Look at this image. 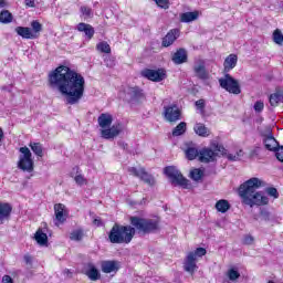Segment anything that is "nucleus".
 Returning a JSON list of instances; mask_svg holds the SVG:
<instances>
[{
  "label": "nucleus",
  "instance_id": "18",
  "mask_svg": "<svg viewBox=\"0 0 283 283\" xmlns=\"http://www.w3.org/2000/svg\"><path fill=\"white\" fill-rule=\"evenodd\" d=\"M238 65V55L235 54H230L226 57L223 62V73L229 74L233 67Z\"/></svg>",
  "mask_w": 283,
  "mask_h": 283
},
{
  "label": "nucleus",
  "instance_id": "3",
  "mask_svg": "<svg viewBox=\"0 0 283 283\" xmlns=\"http://www.w3.org/2000/svg\"><path fill=\"white\" fill-rule=\"evenodd\" d=\"M261 187H264V181L258 178H250L239 187V196L242 205L247 207H264L269 205V197L263 196L261 191H258Z\"/></svg>",
  "mask_w": 283,
  "mask_h": 283
},
{
  "label": "nucleus",
  "instance_id": "6",
  "mask_svg": "<svg viewBox=\"0 0 283 283\" xmlns=\"http://www.w3.org/2000/svg\"><path fill=\"white\" fill-rule=\"evenodd\" d=\"M218 156H227V149L220 144H212L211 148H202L199 151L200 163H213Z\"/></svg>",
  "mask_w": 283,
  "mask_h": 283
},
{
  "label": "nucleus",
  "instance_id": "20",
  "mask_svg": "<svg viewBox=\"0 0 283 283\" xmlns=\"http://www.w3.org/2000/svg\"><path fill=\"white\" fill-rule=\"evenodd\" d=\"M263 143L265 145V149H268L269 151H275L280 147V144L271 133H269V135L264 137Z\"/></svg>",
  "mask_w": 283,
  "mask_h": 283
},
{
  "label": "nucleus",
  "instance_id": "33",
  "mask_svg": "<svg viewBox=\"0 0 283 283\" xmlns=\"http://www.w3.org/2000/svg\"><path fill=\"white\" fill-rule=\"evenodd\" d=\"M96 50L103 54H112V48L109 46V43L105 41L97 43Z\"/></svg>",
  "mask_w": 283,
  "mask_h": 283
},
{
  "label": "nucleus",
  "instance_id": "30",
  "mask_svg": "<svg viewBox=\"0 0 283 283\" xmlns=\"http://www.w3.org/2000/svg\"><path fill=\"white\" fill-rule=\"evenodd\" d=\"M128 171L130 176H135L136 178H147L148 176L147 171L143 167H139V168L132 167V168H128Z\"/></svg>",
  "mask_w": 283,
  "mask_h": 283
},
{
  "label": "nucleus",
  "instance_id": "25",
  "mask_svg": "<svg viewBox=\"0 0 283 283\" xmlns=\"http://www.w3.org/2000/svg\"><path fill=\"white\" fill-rule=\"evenodd\" d=\"M77 31L84 32L85 36H87L88 40L93 39L94 36V27H92V24L81 22L77 24Z\"/></svg>",
  "mask_w": 283,
  "mask_h": 283
},
{
  "label": "nucleus",
  "instance_id": "10",
  "mask_svg": "<svg viewBox=\"0 0 283 283\" xmlns=\"http://www.w3.org/2000/svg\"><path fill=\"white\" fill-rule=\"evenodd\" d=\"M126 98L128 103L136 105V103H142V101H145V93H143V90H140L138 86L128 87L126 91Z\"/></svg>",
  "mask_w": 283,
  "mask_h": 283
},
{
  "label": "nucleus",
  "instance_id": "28",
  "mask_svg": "<svg viewBox=\"0 0 283 283\" xmlns=\"http://www.w3.org/2000/svg\"><path fill=\"white\" fill-rule=\"evenodd\" d=\"M216 209L219 213H227L231 209V203L227 199H220L216 202Z\"/></svg>",
  "mask_w": 283,
  "mask_h": 283
},
{
  "label": "nucleus",
  "instance_id": "5",
  "mask_svg": "<svg viewBox=\"0 0 283 283\" xmlns=\"http://www.w3.org/2000/svg\"><path fill=\"white\" fill-rule=\"evenodd\" d=\"M205 255H207V249L205 248H197L195 251H190L184 261L186 273L193 275L198 271V258H205Z\"/></svg>",
  "mask_w": 283,
  "mask_h": 283
},
{
  "label": "nucleus",
  "instance_id": "56",
  "mask_svg": "<svg viewBox=\"0 0 283 283\" xmlns=\"http://www.w3.org/2000/svg\"><path fill=\"white\" fill-rule=\"evenodd\" d=\"M27 8H34V0H24Z\"/></svg>",
  "mask_w": 283,
  "mask_h": 283
},
{
  "label": "nucleus",
  "instance_id": "57",
  "mask_svg": "<svg viewBox=\"0 0 283 283\" xmlns=\"http://www.w3.org/2000/svg\"><path fill=\"white\" fill-rule=\"evenodd\" d=\"M8 1L7 0H0V8H7Z\"/></svg>",
  "mask_w": 283,
  "mask_h": 283
},
{
  "label": "nucleus",
  "instance_id": "42",
  "mask_svg": "<svg viewBox=\"0 0 283 283\" xmlns=\"http://www.w3.org/2000/svg\"><path fill=\"white\" fill-rule=\"evenodd\" d=\"M81 12L85 19H91L92 17V9L90 7H81Z\"/></svg>",
  "mask_w": 283,
  "mask_h": 283
},
{
  "label": "nucleus",
  "instance_id": "44",
  "mask_svg": "<svg viewBox=\"0 0 283 283\" xmlns=\"http://www.w3.org/2000/svg\"><path fill=\"white\" fill-rule=\"evenodd\" d=\"M260 216L263 218V220H265V222H269V220H271V212H269V210L266 209H261Z\"/></svg>",
  "mask_w": 283,
  "mask_h": 283
},
{
  "label": "nucleus",
  "instance_id": "11",
  "mask_svg": "<svg viewBox=\"0 0 283 283\" xmlns=\"http://www.w3.org/2000/svg\"><path fill=\"white\" fill-rule=\"evenodd\" d=\"M55 224H65L70 216V211L65 208L63 203H55L54 207Z\"/></svg>",
  "mask_w": 283,
  "mask_h": 283
},
{
  "label": "nucleus",
  "instance_id": "52",
  "mask_svg": "<svg viewBox=\"0 0 283 283\" xmlns=\"http://www.w3.org/2000/svg\"><path fill=\"white\" fill-rule=\"evenodd\" d=\"M243 244H253V237L245 235L243 239Z\"/></svg>",
  "mask_w": 283,
  "mask_h": 283
},
{
  "label": "nucleus",
  "instance_id": "19",
  "mask_svg": "<svg viewBox=\"0 0 283 283\" xmlns=\"http://www.w3.org/2000/svg\"><path fill=\"white\" fill-rule=\"evenodd\" d=\"M17 34L22 36V39H39V34L32 32V29L28 27H18L15 28Z\"/></svg>",
  "mask_w": 283,
  "mask_h": 283
},
{
  "label": "nucleus",
  "instance_id": "31",
  "mask_svg": "<svg viewBox=\"0 0 283 283\" xmlns=\"http://www.w3.org/2000/svg\"><path fill=\"white\" fill-rule=\"evenodd\" d=\"M186 154V158H188V160H196V158H200V151H198V149L196 147H188L185 150Z\"/></svg>",
  "mask_w": 283,
  "mask_h": 283
},
{
  "label": "nucleus",
  "instance_id": "38",
  "mask_svg": "<svg viewBox=\"0 0 283 283\" xmlns=\"http://www.w3.org/2000/svg\"><path fill=\"white\" fill-rule=\"evenodd\" d=\"M273 41H274V43H276V45H283V34L280 29L274 30Z\"/></svg>",
  "mask_w": 283,
  "mask_h": 283
},
{
  "label": "nucleus",
  "instance_id": "43",
  "mask_svg": "<svg viewBox=\"0 0 283 283\" xmlns=\"http://www.w3.org/2000/svg\"><path fill=\"white\" fill-rule=\"evenodd\" d=\"M227 158L232 161L240 160V158H242V150L237 151L234 155L228 154Z\"/></svg>",
  "mask_w": 283,
  "mask_h": 283
},
{
  "label": "nucleus",
  "instance_id": "4",
  "mask_svg": "<svg viewBox=\"0 0 283 283\" xmlns=\"http://www.w3.org/2000/svg\"><path fill=\"white\" fill-rule=\"evenodd\" d=\"M98 126L101 127V136L105 140H114L117 136H120L123 132V125L114 123V116L109 113H102L97 118Z\"/></svg>",
  "mask_w": 283,
  "mask_h": 283
},
{
  "label": "nucleus",
  "instance_id": "23",
  "mask_svg": "<svg viewBox=\"0 0 283 283\" xmlns=\"http://www.w3.org/2000/svg\"><path fill=\"white\" fill-rule=\"evenodd\" d=\"M164 176L167 178H184L182 172L176 166H168L164 168Z\"/></svg>",
  "mask_w": 283,
  "mask_h": 283
},
{
  "label": "nucleus",
  "instance_id": "40",
  "mask_svg": "<svg viewBox=\"0 0 283 283\" xmlns=\"http://www.w3.org/2000/svg\"><path fill=\"white\" fill-rule=\"evenodd\" d=\"M228 277L229 280H231L232 282H235V280L240 279V272H238L235 269H230L228 271Z\"/></svg>",
  "mask_w": 283,
  "mask_h": 283
},
{
  "label": "nucleus",
  "instance_id": "32",
  "mask_svg": "<svg viewBox=\"0 0 283 283\" xmlns=\"http://www.w3.org/2000/svg\"><path fill=\"white\" fill-rule=\"evenodd\" d=\"M83 238H85V232L83 229L73 230L70 234V240H73L74 242H81Z\"/></svg>",
  "mask_w": 283,
  "mask_h": 283
},
{
  "label": "nucleus",
  "instance_id": "58",
  "mask_svg": "<svg viewBox=\"0 0 283 283\" xmlns=\"http://www.w3.org/2000/svg\"><path fill=\"white\" fill-rule=\"evenodd\" d=\"M3 140V129L0 127V143Z\"/></svg>",
  "mask_w": 283,
  "mask_h": 283
},
{
  "label": "nucleus",
  "instance_id": "22",
  "mask_svg": "<svg viewBox=\"0 0 283 283\" xmlns=\"http://www.w3.org/2000/svg\"><path fill=\"white\" fill-rule=\"evenodd\" d=\"M198 17H200V12L198 11L185 12L180 14V22L191 23L193 21H198Z\"/></svg>",
  "mask_w": 283,
  "mask_h": 283
},
{
  "label": "nucleus",
  "instance_id": "1",
  "mask_svg": "<svg viewBox=\"0 0 283 283\" xmlns=\"http://www.w3.org/2000/svg\"><path fill=\"white\" fill-rule=\"evenodd\" d=\"M49 85L65 96L69 105H76L85 94V77L67 66H59L51 72Z\"/></svg>",
  "mask_w": 283,
  "mask_h": 283
},
{
  "label": "nucleus",
  "instance_id": "15",
  "mask_svg": "<svg viewBox=\"0 0 283 283\" xmlns=\"http://www.w3.org/2000/svg\"><path fill=\"white\" fill-rule=\"evenodd\" d=\"M102 273H118L120 271V262L116 260L102 261Z\"/></svg>",
  "mask_w": 283,
  "mask_h": 283
},
{
  "label": "nucleus",
  "instance_id": "54",
  "mask_svg": "<svg viewBox=\"0 0 283 283\" xmlns=\"http://www.w3.org/2000/svg\"><path fill=\"white\" fill-rule=\"evenodd\" d=\"M93 224H95V227H103V220L101 218H96L93 220Z\"/></svg>",
  "mask_w": 283,
  "mask_h": 283
},
{
  "label": "nucleus",
  "instance_id": "9",
  "mask_svg": "<svg viewBox=\"0 0 283 283\" xmlns=\"http://www.w3.org/2000/svg\"><path fill=\"white\" fill-rule=\"evenodd\" d=\"M191 180L187 178H170L169 184L171 187H180V189H193V187H198L199 182H202V178H192Z\"/></svg>",
  "mask_w": 283,
  "mask_h": 283
},
{
  "label": "nucleus",
  "instance_id": "46",
  "mask_svg": "<svg viewBox=\"0 0 283 283\" xmlns=\"http://www.w3.org/2000/svg\"><path fill=\"white\" fill-rule=\"evenodd\" d=\"M155 3H157L159 8H164V10L169 8V0H155Z\"/></svg>",
  "mask_w": 283,
  "mask_h": 283
},
{
  "label": "nucleus",
  "instance_id": "39",
  "mask_svg": "<svg viewBox=\"0 0 283 283\" xmlns=\"http://www.w3.org/2000/svg\"><path fill=\"white\" fill-rule=\"evenodd\" d=\"M265 192L268 193V196H270V198H274V200H277V198H280V192H277V188L275 187L265 188Z\"/></svg>",
  "mask_w": 283,
  "mask_h": 283
},
{
  "label": "nucleus",
  "instance_id": "21",
  "mask_svg": "<svg viewBox=\"0 0 283 283\" xmlns=\"http://www.w3.org/2000/svg\"><path fill=\"white\" fill-rule=\"evenodd\" d=\"M172 62L175 65H182V63H187V51L185 49H179L172 55Z\"/></svg>",
  "mask_w": 283,
  "mask_h": 283
},
{
  "label": "nucleus",
  "instance_id": "48",
  "mask_svg": "<svg viewBox=\"0 0 283 283\" xmlns=\"http://www.w3.org/2000/svg\"><path fill=\"white\" fill-rule=\"evenodd\" d=\"M196 107L201 112V114H205V99H198L196 102Z\"/></svg>",
  "mask_w": 283,
  "mask_h": 283
},
{
  "label": "nucleus",
  "instance_id": "13",
  "mask_svg": "<svg viewBox=\"0 0 283 283\" xmlns=\"http://www.w3.org/2000/svg\"><path fill=\"white\" fill-rule=\"evenodd\" d=\"M164 116L168 123L180 120V108L177 105L164 107Z\"/></svg>",
  "mask_w": 283,
  "mask_h": 283
},
{
  "label": "nucleus",
  "instance_id": "59",
  "mask_svg": "<svg viewBox=\"0 0 283 283\" xmlns=\"http://www.w3.org/2000/svg\"><path fill=\"white\" fill-rule=\"evenodd\" d=\"M268 283H275L274 281H268Z\"/></svg>",
  "mask_w": 283,
  "mask_h": 283
},
{
  "label": "nucleus",
  "instance_id": "37",
  "mask_svg": "<svg viewBox=\"0 0 283 283\" xmlns=\"http://www.w3.org/2000/svg\"><path fill=\"white\" fill-rule=\"evenodd\" d=\"M0 23H12V13L8 10L0 12Z\"/></svg>",
  "mask_w": 283,
  "mask_h": 283
},
{
  "label": "nucleus",
  "instance_id": "53",
  "mask_svg": "<svg viewBox=\"0 0 283 283\" xmlns=\"http://www.w3.org/2000/svg\"><path fill=\"white\" fill-rule=\"evenodd\" d=\"M2 283H14V280H12V276L7 274L2 277Z\"/></svg>",
  "mask_w": 283,
  "mask_h": 283
},
{
  "label": "nucleus",
  "instance_id": "45",
  "mask_svg": "<svg viewBox=\"0 0 283 283\" xmlns=\"http://www.w3.org/2000/svg\"><path fill=\"white\" fill-rule=\"evenodd\" d=\"M274 151L277 160H280V163H283V146H279Z\"/></svg>",
  "mask_w": 283,
  "mask_h": 283
},
{
  "label": "nucleus",
  "instance_id": "35",
  "mask_svg": "<svg viewBox=\"0 0 283 283\" xmlns=\"http://www.w3.org/2000/svg\"><path fill=\"white\" fill-rule=\"evenodd\" d=\"M30 147L32 151L35 154V156L43 158V146L41 145V143H31Z\"/></svg>",
  "mask_w": 283,
  "mask_h": 283
},
{
  "label": "nucleus",
  "instance_id": "7",
  "mask_svg": "<svg viewBox=\"0 0 283 283\" xmlns=\"http://www.w3.org/2000/svg\"><path fill=\"white\" fill-rule=\"evenodd\" d=\"M219 85L220 87H222V90L229 92V94H242V90L240 88V82L233 78V76H231V74L229 73H224V76L219 78Z\"/></svg>",
  "mask_w": 283,
  "mask_h": 283
},
{
  "label": "nucleus",
  "instance_id": "49",
  "mask_svg": "<svg viewBox=\"0 0 283 283\" xmlns=\"http://www.w3.org/2000/svg\"><path fill=\"white\" fill-rule=\"evenodd\" d=\"M81 172H78V167H74L71 172V178H81Z\"/></svg>",
  "mask_w": 283,
  "mask_h": 283
},
{
  "label": "nucleus",
  "instance_id": "16",
  "mask_svg": "<svg viewBox=\"0 0 283 283\" xmlns=\"http://www.w3.org/2000/svg\"><path fill=\"white\" fill-rule=\"evenodd\" d=\"M193 72L197 78H200L201 81H207L209 78V72H207V67L205 66V61L199 60L196 62L193 66Z\"/></svg>",
  "mask_w": 283,
  "mask_h": 283
},
{
  "label": "nucleus",
  "instance_id": "14",
  "mask_svg": "<svg viewBox=\"0 0 283 283\" xmlns=\"http://www.w3.org/2000/svg\"><path fill=\"white\" fill-rule=\"evenodd\" d=\"M12 218V205L0 201V226L10 222Z\"/></svg>",
  "mask_w": 283,
  "mask_h": 283
},
{
  "label": "nucleus",
  "instance_id": "41",
  "mask_svg": "<svg viewBox=\"0 0 283 283\" xmlns=\"http://www.w3.org/2000/svg\"><path fill=\"white\" fill-rule=\"evenodd\" d=\"M31 28H32V32L33 34H38L39 36V32H41L43 30V25L39 22V21H33L31 23Z\"/></svg>",
  "mask_w": 283,
  "mask_h": 283
},
{
  "label": "nucleus",
  "instance_id": "8",
  "mask_svg": "<svg viewBox=\"0 0 283 283\" xmlns=\"http://www.w3.org/2000/svg\"><path fill=\"white\" fill-rule=\"evenodd\" d=\"M20 158L18 161V167L22 171H28L31 174V171H34V160H32V153L30 151V148L28 147H21L20 148Z\"/></svg>",
  "mask_w": 283,
  "mask_h": 283
},
{
  "label": "nucleus",
  "instance_id": "47",
  "mask_svg": "<svg viewBox=\"0 0 283 283\" xmlns=\"http://www.w3.org/2000/svg\"><path fill=\"white\" fill-rule=\"evenodd\" d=\"M263 109H264V102L258 101L254 103V112L260 114V112H262Z\"/></svg>",
  "mask_w": 283,
  "mask_h": 283
},
{
  "label": "nucleus",
  "instance_id": "51",
  "mask_svg": "<svg viewBox=\"0 0 283 283\" xmlns=\"http://www.w3.org/2000/svg\"><path fill=\"white\" fill-rule=\"evenodd\" d=\"M142 180L145 182V185H156V179L154 178H142Z\"/></svg>",
  "mask_w": 283,
  "mask_h": 283
},
{
  "label": "nucleus",
  "instance_id": "27",
  "mask_svg": "<svg viewBox=\"0 0 283 283\" xmlns=\"http://www.w3.org/2000/svg\"><path fill=\"white\" fill-rule=\"evenodd\" d=\"M35 242L40 244V247H46L48 244V233L43 232V229L39 228L34 234Z\"/></svg>",
  "mask_w": 283,
  "mask_h": 283
},
{
  "label": "nucleus",
  "instance_id": "55",
  "mask_svg": "<svg viewBox=\"0 0 283 283\" xmlns=\"http://www.w3.org/2000/svg\"><path fill=\"white\" fill-rule=\"evenodd\" d=\"M24 262H25V264H32V255L25 254L24 255Z\"/></svg>",
  "mask_w": 283,
  "mask_h": 283
},
{
  "label": "nucleus",
  "instance_id": "26",
  "mask_svg": "<svg viewBox=\"0 0 283 283\" xmlns=\"http://www.w3.org/2000/svg\"><path fill=\"white\" fill-rule=\"evenodd\" d=\"M193 132L197 134V136H201V138H207V136L211 134V130H209V128L201 123L195 125Z\"/></svg>",
  "mask_w": 283,
  "mask_h": 283
},
{
  "label": "nucleus",
  "instance_id": "24",
  "mask_svg": "<svg viewBox=\"0 0 283 283\" xmlns=\"http://www.w3.org/2000/svg\"><path fill=\"white\" fill-rule=\"evenodd\" d=\"M85 275L92 282H96V281L101 280V272L92 263H88V270L86 271Z\"/></svg>",
  "mask_w": 283,
  "mask_h": 283
},
{
  "label": "nucleus",
  "instance_id": "12",
  "mask_svg": "<svg viewBox=\"0 0 283 283\" xmlns=\"http://www.w3.org/2000/svg\"><path fill=\"white\" fill-rule=\"evenodd\" d=\"M142 76L145 78H148V81H154L155 83H160V81H165L167 74L165 73V70H149L146 69L142 71Z\"/></svg>",
  "mask_w": 283,
  "mask_h": 283
},
{
  "label": "nucleus",
  "instance_id": "2",
  "mask_svg": "<svg viewBox=\"0 0 283 283\" xmlns=\"http://www.w3.org/2000/svg\"><path fill=\"white\" fill-rule=\"evenodd\" d=\"M129 222L130 226L120 223L113 224L107 233L108 242H111V244H130L136 235V231L144 235L160 231V221L156 219L132 216L129 217Z\"/></svg>",
  "mask_w": 283,
  "mask_h": 283
},
{
  "label": "nucleus",
  "instance_id": "29",
  "mask_svg": "<svg viewBox=\"0 0 283 283\" xmlns=\"http://www.w3.org/2000/svg\"><path fill=\"white\" fill-rule=\"evenodd\" d=\"M280 103H283V92L282 91H279V92L270 95V105L272 107H277V105H280Z\"/></svg>",
  "mask_w": 283,
  "mask_h": 283
},
{
  "label": "nucleus",
  "instance_id": "17",
  "mask_svg": "<svg viewBox=\"0 0 283 283\" xmlns=\"http://www.w3.org/2000/svg\"><path fill=\"white\" fill-rule=\"evenodd\" d=\"M178 36H180V30L178 29L170 30L166 34V36L163 39V46L169 48V45H174V42L176 41V39H178Z\"/></svg>",
  "mask_w": 283,
  "mask_h": 283
},
{
  "label": "nucleus",
  "instance_id": "36",
  "mask_svg": "<svg viewBox=\"0 0 283 283\" xmlns=\"http://www.w3.org/2000/svg\"><path fill=\"white\" fill-rule=\"evenodd\" d=\"M205 169L202 168H192L189 172V178H205Z\"/></svg>",
  "mask_w": 283,
  "mask_h": 283
},
{
  "label": "nucleus",
  "instance_id": "50",
  "mask_svg": "<svg viewBox=\"0 0 283 283\" xmlns=\"http://www.w3.org/2000/svg\"><path fill=\"white\" fill-rule=\"evenodd\" d=\"M75 182H76V185H78V187H83L84 185H87V179H85V178H75Z\"/></svg>",
  "mask_w": 283,
  "mask_h": 283
},
{
  "label": "nucleus",
  "instance_id": "34",
  "mask_svg": "<svg viewBox=\"0 0 283 283\" xmlns=\"http://www.w3.org/2000/svg\"><path fill=\"white\" fill-rule=\"evenodd\" d=\"M187 132V123L180 122L172 130V136H182Z\"/></svg>",
  "mask_w": 283,
  "mask_h": 283
}]
</instances>
